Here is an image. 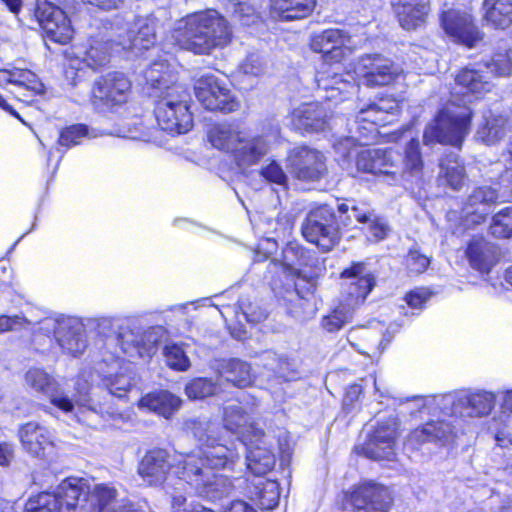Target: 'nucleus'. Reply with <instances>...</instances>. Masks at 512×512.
<instances>
[{
	"label": "nucleus",
	"mask_w": 512,
	"mask_h": 512,
	"mask_svg": "<svg viewBox=\"0 0 512 512\" xmlns=\"http://www.w3.org/2000/svg\"><path fill=\"white\" fill-rule=\"evenodd\" d=\"M451 412L460 418L487 416L496 403V395L486 390L460 391L451 397Z\"/></svg>",
	"instance_id": "obj_18"
},
{
	"label": "nucleus",
	"mask_w": 512,
	"mask_h": 512,
	"mask_svg": "<svg viewBox=\"0 0 512 512\" xmlns=\"http://www.w3.org/2000/svg\"><path fill=\"white\" fill-rule=\"evenodd\" d=\"M156 98L154 113L162 130L170 134H184L192 128L190 94L184 86H165Z\"/></svg>",
	"instance_id": "obj_5"
},
{
	"label": "nucleus",
	"mask_w": 512,
	"mask_h": 512,
	"mask_svg": "<svg viewBox=\"0 0 512 512\" xmlns=\"http://www.w3.org/2000/svg\"><path fill=\"white\" fill-rule=\"evenodd\" d=\"M290 123L301 133L322 131L327 125L326 109L319 103L302 104L291 113Z\"/></svg>",
	"instance_id": "obj_28"
},
{
	"label": "nucleus",
	"mask_w": 512,
	"mask_h": 512,
	"mask_svg": "<svg viewBox=\"0 0 512 512\" xmlns=\"http://www.w3.org/2000/svg\"><path fill=\"white\" fill-rule=\"evenodd\" d=\"M337 213L341 226L348 227L353 224L350 213L353 214V217L357 222L365 224L368 217L370 218V216L375 212L364 206L341 203L337 207Z\"/></svg>",
	"instance_id": "obj_51"
},
{
	"label": "nucleus",
	"mask_w": 512,
	"mask_h": 512,
	"mask_svg": "<svg viewBox=\"0 0 512 512\" xmlns=\"http://www.w3.org/2000/svg\"><path fill=\"white\" fill-rule=\"evenodd\" d=\"M265 438L266 436L259 440L253 438V442L247 440V444H244L247 448V468L253 474L252 479L263 477L275 465V456L266 446Z\"/></svg>",
	"instance_id": "obj_31"
},
{
	"label": "nucleus",
	"mask_w": 512,
	"mask_h": 512,
	"mask_svg": "<svg viewBox=\"0 0 512 512\" xmlns=\"http://www.w3.org/2000/svg\"><path fill=\"white\" fill-rule=\"evenodd\" d=\"M34 322L33 319L27 316H0V332H7L11 330H17L20 328H24L27 323Z\"/></svg>",
	"instance_id": "obj_63"
},
{
	"label": "nucleus",
	"mask_w": 512,
	"mask_h": 512,
	"mask_svg": "<svg viewBox=\"0 0 512 512\" xmlns=\"http://www.w3.org/2000/svg\"><path fill=\"white\" fill-rule=\"evenodd\" d=\"M278 130L273 135H250L244 132V139L240 141L233 158L241 168L250 167L258 163L270 150L272 138L275 139Z\"/></svg>",
	"instance_id": "obj_25"
},
{
	"label": "nucleus",
	"mask_w": 512,
	"mask_h": 512,
	"mask_svg": "<svg viewBox=\"0 0 512 512\" xmlns=\"http://www.w3.org/2000/svg\"><path fill=\"white\" fill-rule=\"evenodd\" d=\"M316 0H271V9L275 17L282 21L303 19L314 10Z\"/></svg>",
	"instance_id": "obj_39"
},
{
	"label": "nucleus",
	"mask_w": 512,
	"mask_h": 512,
	"mask_svg": "<svg viewBox=\"0 0 512 512\" xmlns=\"http://www.w3.org/2000/svg\"><path fill=\"white\" fill-rule=\"evenodd\" d=\"M30 318L33 319L34 322L27 323V325H38V330L40 332L47 336L53 335L56 342H58V332L61 330L62 322L66 317H45L43 319Z\"/></svg>",
	"instance_id": "obj_60"
},
{
	"label": "nucleus",
	"mask_w": 512,
	"mask_h": 512,
	"mask_svg": "<svg viewBox=\"0 0 512 512\" xmlns=\"http://www.w3.org/2000/svg\"><path fill=\"white\" fill-rule=\"evenodd\" d=\"M18 438L22 448L33 457L49 460L55 456L53 433L37 422L21 425L18 429Z\"/></svg>",
	"instance_id": "obj_19"
},
{
	"label": "nucleus",
	"mask_w": 512,
	"mask_h": 512,
	"mask_svg": "<svg viewBox=\"0 0 512 512\" xmlns=\"http://www.w3.org/2000/svg\"><path fill=\"white\" fill-rule=\"evenodd\" d=\"M182 400L166 390L149 393L139 400V408L170 418L181 406Z\"/></svg>",
	"instance_id": "obj_38"
},
{
	"label": "nucleus",
	"mask_w": 512,
	"mask_h": 512,
	"mask_svg": "<svg viewBox=\"0 0 512 512\" xmlns=\"http://www.w3.org/2000/svg\"><path fill=\"white\" fill-rule=\"evenodd\" d=\"M379 332V329L376 327L357 326L348 331L347 340L359 353L368 354L364 347L376 346L380 340Z\"/></svg>",
	"instance_id": "obj_46"
},
{
	"label": "nucleus",
	"mask_w": 512,
	"mask_h": 512,
	"mask_svg": "<svg viewBox=\"0 0 512 512\" xmlns=\"http://www.w3.org/2000/svg\"><path fill=\"white\" fill-rule=\"evenodd\" d=\"M398 21L405 30H414L424 23L430 11V0H394Z\"/></svg>",
	"instance_id": "obj_33"
},
{
	"label": "nucleus",
	"mask_w": 512,
	"mask_h": 512,
	"mask_svg": "<svg viewBox=\"0 0 512 512\" xmlns=\"http://www.w3.org/2000/svg\"><path fill=\"white\" fill-rule=\"evenodd\" d=\"M465 254L470 266L481 273H488L496 263L494 245L482 237L473 238L468 243Z\"/></svg>",
	"instance_id": "obj_37"
},
{
	"label": "nucleus",
	"mask_w": 512,
	"mask_h": 512,
	"mask_svg": "<svg viewBox=\"0 0 512 512\" xmlns=\"http://www.w3.org/2000/svg\"><path fill=\"white\" fill-rule=\"evenodd\" d=\"M117 44L113 27L110 33L101 37H92L87 47H75L66 52L68 65L65 70L67 79H71L75 85L82 78L80 74L84 68L97 70L109 63L112 45Z\"/></svg>",
	"instance_id": "obj_6"
},
{
	"label": "nucleus",
	"mask_w": 512,
	"mask_h": 512,
	"mask_svg": "<svg viewBox=\"0 0 512 512\" xmlns=\"http://www.w3.org/2000/svg\"><path fill=\"white\" fill-rule=\"evenodd\" d=\"M511 70L512 64L507 53L496 54L490 61L479 64L477 68L466 67L455 76L454 95L469 97L470 94L485 93L491 89L490 76H508Z\"/></svg>",
	"instance_id": "obj_7"
},
{
	"label": "nucleus",
	"mask_w": 512,
	"mask_h": 512,
	"mask_svg": "<svg viewBox=\"0 0 512 512\" xmlns=\"http://www.w3.org/2000/svg\"><path fill=\"white\" fill-rule=\"evenodd\" d=\"M439 176L452 189H461L465 181V168L457 154L450 153L441 159Z\"/></svg>",
	"instance_id": "obj_44"
},
{
	"label": "nucleus",
	"mask_w": 512,
	"mask_h": 512,
	"mask_svg": "<svg viewBox=\"0 0 512 512\" xmlns=\"http://www.w3.org/2000/svg\"><path fill=\"white\" fill-rule=\"evenodd\" d=\"M491 181H495L505 192L512 194V139L508 144L507 153L502 154V158L497 161L492 169Z\"/></svg>",
	"instance_id": "obj_45"
},
{
	"label": "nucleus",
	"mask_w": 512,
	"mask_h": 512,
	"mask_svg": "<svg viewBox=\"0 0 512 512\" xmlns=\"http://www.w3.org/2000/svg\"><path fill=\"white\" fill-rule=\"evenodd\" d=\"M362 394V387L359 384L350 385L344 395L343 398V406L347 411H350L354 408L355 403L359 400Z\"/></svg>",
	"instance_id": "obj_64"
},
{
	"label": "nucleus",
	"mask_w": 512,
	"mask_h": 512,
	"mask_svg": "<svg viewBox=\"0 0 512 512\" xmlns=\"http://www.w3.org/2000/svg\"><path fill=\"white\" fill-rule=\"evenodd\" d=\"M356 71L368 87H381L392 84L401 74L402 70L390 59L380 54H367L362 56Z\"/></svg>",
	"instance_id": "obj_15"
},
{
	"label": "nucleus",
	"mask_w": 512,
	"mask_h": 512,
	"mask_svg": "<svg viewBox=\"0 0 512 512\" xmlns=\"http://www.w3.org/2000/svg\"><path fill=\"white\" fill-rule=\"evenodd\" d=\"M102 384L111 395L122 398L132 387V378L124 373L109 374L102 378Z\"/></svg>",
	"instance_id": "obj_56"
},
{
	"label": "nucleus",
	"mask_w": 512,
	"mask_h": 512,
	"mask_svg": "<svg viewBox=\"0 0 512 512\" xmlns=\"http://www.w3.org/2000/svg\"><path fill=\"white\" fill-rule=\"evenodd\" d=\"M429 264V258L421 254L417 250H410V252L407 255L406 265L411 273H423L428 268Z\"/></svg>",
	"instance_id": "obj_62"
},
{
	"label": "nucleus",
	"mask_w": 512,
	"mask_h": 512,
	"mask_svg": "<svg viewBox=\"0 0 512 512\" xmlns=\"http://www.w3.org/2000/svg\"><path fill=\"white\" fill-rule=\"evenodd\" d=\"M57 344L63 353L78 357L87 348L86 330L83 323L73 317L65 318L58 332Z\"/></svg>",
	"instance_id": "obj_29"
},
{
	"label": "nucleus",
	"mask_w": 512,
	"mask_h": 512,
	"mask_svg": "<svg viewBox=\"0 0 512 512\" xmlns=\"http://www.w3.org/2000/svg\"><path fill=\"white\" fill-rule=\"evenodd\" d=\"M452 427L444 421H431L414 429L408 436L406 445L411 449H418L425 443L445 444L451 439Z\"/></svg>",
	"instance_id": "obj_32"
},
{
	"label": "nucleus",
	"mask_w": 512,
	"mask_h": 512,
	"mask_svg": "<svg viewBox=\"0 0 512 512\" xmlns=\"http://www.w3.org/2000/svg\"><path fill=\"white\" fill-rule=\"evenodd\" d=\"M94 130H90L84 124H74L61 130L58 144L60 146L71 148L82 143L85 138H94Z\"/></svg>",
	"instance_id": "obj_50"
},
{
	"label": "nucleus",
	"mask_w": 512,
	"mask_h": 512,
	"mask_svg": "<svg viewBox=\"0 0 512 512\" xmlns=\"http://www.w3.org/2000/svg\"><path fill=\"white\" fill-rule=\"evenodd\" d=\"M341 277L347 281L348 294L354 304L363 302L375 285L373 274L362 262L343 270Z\"/></svg>",
	"instance_id": "obj_27"
},
{
	"label": "nucleus",
	"mask_w": 512,
	"mask_h": 512,
	"mask_svg": "<svg viewBox=\"0 0 512 512\" xmlns=\"http://www.w3.org/2000/svg\"><path fill=\"white\" fill-rule=\"evenodd\" d=\"M315 80L319 96L326 101L344 100L357 88L354 76L349 72L318 71Z\"/></svg>",
	"instance_id": "obj_22"
},
{
	"label": "nucleus",
	"mask_w": 512,
	"mask_h": 512,
	"mask_svg": "<svg viewBox=\"0 0 512 512\" xmlns=\"http://www.w3.org/2000/svg\"><path fill=\"white\" fill-rule=\"evenodd\" d=\"M498 198L499 194L496 189L490 186L477 187L469 195L465 203V210L467 213H476L478 211L480 212L479 206L486 207L495 203ZM481 212H485V208H483Z\"/></svg>",
	"instance_id": "obj_49"
},
{
	"label": "nucleus",
	"mask_w": 512,
	"mask_h": 512,
	"mask_svg": "<svg viewBox=\"0 0 512 512\" xmlns=\"http://www.w3.org/2000/svg\"><path fill=\"white\" fill-rule=\"evenodd\" d=\"M353 314L354 310L351 304L341 303L322 317L321 326L329 333L336 332L352 320Z\"/></svg>",
	"instance_id": "obj_48"
},
{
	"label": "nucleus",
	"mask_w": 512,
	"mask_h": 512,
	"mask_svg": "<svg viewBox=\"0 0 512 512\" xmlns=\"http://www.w3.org/2000/svg\"><path fill=\"white\" fill-rule=\"evenodd\" d=\"M398 426V419L395 416H389L385 421H378L374 431L368 435L360 447L362 453L373 460L393 459L399 437Z\"/></svg>",
	"instance_id": "obj_12"
},
{
	"label": "nucleus",
	"mask_w": 512,
	"mask_h": 512,
	"mask_svg": "<svg viewBox=\"0 0 512 512\" xmlns=\"http://www.w3.org/2000/svg\"><path fill=\"white\" fill-rule=\"evenodd\" d=\"M221 375L234 386L245 388L252 384L253 375L250 365L240 359L225 361L220 370Z\"/></svg>",
	"instance_id": "obj_43"
},
{
	"label": "nucleus",
	"mask_w": 512,
	"mask_h": 512,
	"mask_svg": "<svg viewBox=\"0 0 512 512\" xmlns=\"http://www.w3.org/2000/svg\"><path fill=\"white\" fill-rule=\"evenodd\" d=\"M423 160L420 152L419 141L411 139L404 152L403 171L401 180L407 190L415 191L423 184Z\"/></svg>",
	"instance_id": "obj_30"
},
{
	"label": "nucleus",
	"mask_w": 512,
	"mask_h": 512,
	"mask_svg": "<svg viewBox=\"0 0 512 512\" xmlns=\"http://www.w3.org/2000/svg\"><path fill=\"white\" fill-rule=\"evenodd\" d=\"M58 498L49 492H42L30 498L25 505V512H59Z\"/></svg>",
	"instance_id": "obj_53"
},
{
	"label": "nucleus",
	"mask_w": 512,
	"mask_h": 512,
	"mask_svg": "<svg viewBox=\"0 0 512 512\" xmlns=\"http://www.w3.org/2000/svg\"><path fill=\"white\" fill-rule=\"evenodd\" d=\"M189 486L191 489H193L189 484L184 482L183 485L179 484V478H176L173 480V485L166 487L167 493L171 495V508L173 512H195V510L198 509L197 506H191L187 505L186 503V497L183 493H181L182 490H185L186 487Z\"/></svg>",
	"instance_id": "obj_58"
},
{
	"label": "nucleus",
	"mask_w": 512,
	"mask_h": 512,
	"mask_svg": "<svg viewBox=\"0 0 512 512\" xmlns=\"http://www.w3.org/2000/svg\"><path fill=\"white\" fill-rule=\"evenodd\" d=\"M247 495L261 509L270 510L275 508L279 502V485L274 480L259 477L247 479Z\"/></svg>",
	"instance_id": "obj_35"
},
{
	"label": "nucleus",
	"mask_w": 512,
	"mask_h": 512,
	"mask_svg": "<svg viewBox=\"0 0 512 512\" xmlns=\"http://www.w3.org/2000/svg\"><path fill=\"white\" fill-rule=\"evenodd\" d=\"M388 122V119L383 118V112H379L373 103L361 108L356 115L355 121L358 125L357 130H360V123H367L368 126H364V129L370 132L376 131V126L385 125Z\"/></svg>",
	"instance_id": "obj_57"
},
{
	"label": "nucleus",
	"mask_w": 512,
	"mask_h": 512,
	"mask_svg": "<svg viewBox=\"0 0 512 512\" xmlns=\"http://www.w3.org/2000/svg\"><path fill=\"white\" fill-rule=\"evenodd\" d=\"M119 492L111 484H90L80 505L82 512H142L126 499H118Z\"/></svg>",
	"instance_id": "obj_13"
},
{
	"label": "nucleus",
	"mask_w": 512,
	"mask_h": 512,
	"mask_svg": "<svg viewBox=\"0 0 512 512\" xmlns=\"http://www.w3.org/2000/svg\"><path fill=\"white\" fill-rule=\"evenodd\" d=\"M350 41L347 33L339 29H328L314 35L311 40V49L322 53L326 62L338 63L350 54L346 44Z\"/></svg>",
	"instance_id": "obj_23"
},
{
	"label": "nucleus",
	"mask_w": 512,
	"mask_h": 512,
	"mask_svg": "<svg viewBox=\"0 0 512 512\" xmlns=\"http://www.w3.org/2000/svg\"><path fill=\"white\" fill-rule=\"evenodd\" d=\"M194 90L196 98L207 110L229 113L239 107L231 90L213 74L198 78L195 81Z\"/></svg>",
	"instance_id": "obj_11"
},
{
	"label": "nucleus",
	"mask_w": 512,
	"mask_h": 512,
	"mask_svg": "<svg viewBox=\"0 0 512 512\" xmlns=\"http://www.w3.org/2000/svg\"><path fill=\"white\" fill-rule=\"evenodd\" d=\"M157 19L138 17L132 23L116 20L112 23L117 45L139 57L144 51L154 48L156 43Z\"/></svg>",
	"instance_id": "obj_9"
},
{
	"label": "nucleus",
	"mask_w": 512,
	"mask_h": 512,
	"mask_svg": "<svg viewBox=\"0 0 512 512\" xmlns=\"http://www.w3.org/2000/svg\"><path fill=\"white\" fill-rule=\"evenodd\" d=\"M490 232L497 238L512 236V207H506L494 215Z\"/></svg>",
	"instance_id": "obj_54"
},
{
	"label": "nucleus",
	"mask_w": 512,
	"mask_h": 512,
	"mask_svg": "<svg viewBox=\"0 0 512 512\" xmlns=\"http://www.w3.org/2000/svg\"><path fill=\"white\" fill-rule=\"evenodd\" d=\"M164 355L170 368L178 371H186L190 368V360L180 346L167 345L164 348Z\"/></svg>",
	"instance_id": "obj_59"
},
{
	"label": "nucleus",
	"mask_w": 512,
	"mask_h": 512,
	"mask_svg": "<svg viewBox=\"0 0 512 512\" xmlns=\"http://www.w3.org/2000/svg\"><path fill=\"white\" fill-rule=\"evenodd\" d=\"M89 485L86 479L69 477L63 480L52 494L58 498L60 509L65 507L67 511H72L83 503Z\"/></svg>",
	"instance_id": "obj_36"
},
{
	"label": "nucleus",
	"mask_w": 512,
	"mask_h": 512,
	"mask_svg": "<svg viewBox=\"0 0 512 512\" xmlns=\"http://www.w3.org/2000/svg\"><path fill=\"white\" fill-rule=\"evenodd\" d=\"M260 175L268 182L286 186L287 176L280 165L275 161H272L267 166L263 167L260 170Z\"/></svg>",
	"instance_id": "obj_61"
},
{
	"label": "nucleus",
	"mask_w": 512,
	"mask_h": 512,
	"mask_svg": "<svg viewBox=\"0 0 512 512\" xmlns=\"http://www.w3.org/2000/svg\"><path fill=\"white\" fill-rule=\"evenodd\" d=\"M144 78L146 83L155 90L154 96L161 94L165 86H176V77L170 70L166 60L154 61L145 71Z\"/></svg>",
	"instance_id": "obj_42"
},
{
	"label": "nucleus",
	"mask_w": 512,
	"mask_h": 512,
	"mask_svg": "<svg viewBox=\"0 0 512 512\" xmlns=\"http://www.w3.org/2000/svg\"><path fill=\"white\" fill-rule=\"evenodd\" d=\"M35 17L46 37L56 43L66 44L73 36V29L65 12L53 3L38 2Z\"/></svg>",
	"instance_id": "obj_16"
},
{
	"label": "nucleus",
	"mask_w": 512,
	"mask_h": 512,
	"mask_svg": "<svg viewBox=\"0 0 512 512\" xmlns=\"http://www.w3.org/2000/svg\"><path fill=\"white\" fill-rule=\"evenodd\" d=\"M287 167L297 179L303 181H318L327 173L323 153L308 146L290 150Z\"/></svg>",
	"instance_id": "obj_14"
},
{
	"label": "nucleus",
	"mask_w": 512,
	"mask_h": 512,
	"mask_svg": "<svg viewBox=\"0 0 512 512\" xmlns=\"http://www.w3.org/2000/svg\"><path fill=\"white\" fill-rule=\"evenodd\" d=\"M12 84L23 89L24 97H33L43 93V84L37 75L28 69H11Z\"/></svg>",
	"instance_id": "obj_47"
},
{
	"label": "nucleus",
	"mask_w": 512,
	"mask_h": 512,
	"mask_svg": "<svg viewBox=\"0 0 512 512\" xmlns=\"http://www.w3.org/2000/svg\"><path fill=\"white\" fill-rule=\"evenodd\" d=\"M25 384L36 392L47 395L51 404L66 414L72 415L78 422L97 428L101 420L114 419L118 413L105 410L90 397L80 396L73 402L59 387L58 382L45 370L32 367L24 375Z\"/></svg>",
	"instance_id": "obj_3"
},
{
	"label": "nucleus",
	"mask_w": 512,
	"mask_h": 512,
	"mask_svg": "<svg viewBox=\"0 0 512 512\" xmlns=\"http://www.w3.org/2000/svg\"><path fill=\"white\" fill-rule=\"evenodd\" d=\"M222 421L223 427L227 431L236 434L243 444H247V440L253 442V438L259 440L261 437H265L264 431L256 427L252 422L251 415L240 403L224 406Z\"/></svg>",
	"instance_id": "obj_20"
},
{
	"label": "nucleus",
	"mask_w": 512,
	"mask_h": 512,
	"mask_svg": "<svg viewBox=\"0 0 512 512\" xmlns=\"http://www.w3.org/2000/svg\"><path fill=\"white\" fill-rule=\"evenodd\" d=\"M394 156H397L391 149H365L360 151L356 157V167L358 171L371 173L374 175H383L392 183L397 180Z\"/></svg>",
	"instance_id": "obj_24"
},
{
	"label": "nucleus",
	"mask_w": 512,
	"mask_h": 512,
	"mask_svg": "<svg viewBox=\"0 0 512 512\" xmlns=\"http://www.w3.org/2000/svg\"><path fill=\"white\" fill-rule=\"evenodd\" d=\"M348 501L353 512H388L392 497L387 487L364 482L350 492Z\"/></svg>",
	"instance_id": "obj_17"
},
{
	"label": "nucleus",
	"mask_w": 512,
	"mask_h": 512,
	"mask_svg": "<svg viewBox=\"0 0 512 512\" xmlns=\"http://www.w3.org/2000/svg\"><path fill=\"white\" fill-rule=\"evenodd\" d=\"M245 131L237 123H219L209 130L208 138L213 147L233 156Z\"/></svg>",
	"instance_id": "obj_34"
},
{
	"label": "nucleus",
	"mask_w": 512,
	"mask_h": 512,
	"mask_svg": "<svg viewBox=\"0 0 512 512\" xmlns=\"http://www.w3.org/2000/svg\"><path fill=\"white\" fill-rule=\"evenodd\" d=\"M483 8L488 25L506 29L512 24V0H484Z\"/></svg>",
	"instance_id": "obj_41"
},
{
	"label": "nucleus",
	"mask_w": 512,
	"mask_h": 512,
	"mask_svg": "<svg viewBox=\"0 0 512 512\" xmlns=\"http://www.w3.org/2000/svg\"><path fill=\"white\" fill-rule=\"evenodd\" d=\"M232 37L231 25L215 9L189 14L177 21L171 31L172 40L195 55H210L216 49H223Z\"/></svg>",
	"instance_id": "obj_2"
},
{
	"label": "nucleus",
	"mask_w": 512,
	"mask_h": 512,
	"mask_svg": "<svg viewBox=\"0 0 512 512\" xmlns=\"http://www.w3.org/2000/svg\"><path fill=\"white\" fill-rule=\"evenodd\" d=\"M131 91V81L121 72H109L98 77L90 93V103L96 110H105L125 103Z\"/></svg>",
	"instance_id": "obj_10"
},
{
	"label": "nucleus",
	"mask_w": 512,
	"mask_h": 512,
	"mask_svg": "<svg viewBox=\"0 0 512 512\" xmlns=\"http://www.w3.org/2000/svg\"><path fill=\"white\" fill-rule=\"evenodd\" d=\"M219 386L212 379L195 378L185 387V393L190 399H204L217 393Z\"/></svg>",
	"instance_id": "obj_52"
},
{
	"label": "nucleus",
	"mask_w": 512,
	"mask_h": 512,
	"mask_svg": "<svg viewBox=\"0 0 512 512\" xmlns=\"http://www.w3.org/2000/svg\"><path fill=\"white\" fill-rule=\"evenodd\" d=\"M482 118L476 132L478 139L487 145L499 142L507 133V118L491 110L484 111Z\"/></svg>",
	"instance_id": "obj_40"
},
{
	"label": "nucleus",
	"mask_w": 512,
	"mask_h": 512,
	"mask_svg": "<svg viewBox=\"0 0 512 512\" xmlns=\"http://www.w3.org/2000/svg\"><path fill=\"white\" fill-rule=\"evenodd\" d=\"M161 327H150L143 332L126 331L118 336L122 351L130 358L151 357L162 338Z\"/></svg>",
	"instance_id": "obj_21"
},
{
	"label": "nucleus",
	"mask_w": 512,
	"mask_h": 512,
	"mask_svg": "<svg viewBox=\"0 0 512 512\" xmlns=\"http://www.w3.org/2000/svg\"><path fill=\"white\" fill-rule=\"evenodd\" d=\"M468 100H458L456 97L450 104L441 109L424 131L425 143L438 142L461 148L464 139L470 132L472 109L466 105Z\"/></svg>",
	"instance_id": "obj_4"
},
{
	"label": "nucleus",
	"mask_w": 512,
	"mask_h": 512,
	"mask_svg": "<svg viewBox=\"0 0 512 512\" xmlns=\"http://www.w3.org/2000/svg\"><path fill=\"white\" fill-rule=\"evenodd\" d=\"M364 225L366 236L371 242L384 240L391 231L387 220L376 213H373L370 218L368 217Z\"/></svg>",
	"instance_id": "obj_55"
},
{
	"label": "nucleus",
	"mask_w": 512,
	"mask_h": 512,
	"mask_svg": "<svg viewBox=\"0 0 512 512\" xmlns=\"http://www.w3.org/2000/svg\"><path fill=\"white\" fill-rule=\"evenodd\" d=\"M341 223L338 215L329 205H320L311 209L303 224L304 238L323 251H330L339 241Z\"/></svg>",
	"instance_id": "obj_8"
},
{
	"label": "nucleus",
	"mask_w": 512,
	"mask_h": 512,
	"mask_svg": "<svg viewBox=\"0 0 512 512\" xmlns=\"http://www.w3.org/2000/svg\"><path fill=\"white\" fill-rule=\"evenodd\" d=\"M442 26L445 32L456 42L472 47L479 39L477 28L471 16L459 10H448L442 14Z\"/></svg>",
	"instance_id": "obj_26"
},
{
	"label": "nucleus",
	"mask_w": 512,
	"mask_h": 512,
	"mask_svg": "<svg viewBox=\"0 0 512 512\" xmlns=\"http://www.w3.org/2000/svg\"><path fill=\"white\" fill-rule=\"evenodd\" d=\"M189 428L203 448L181 456L176 461H172L170 454L164 449L149 450L138 465L139 475L151 486L166 482L167 488L173 485L174 479L179 478V484L186 482L198 496L210 501L231 495L240 483L235 484L229 477L218 474L217 471L233 467L238 453L219 442L215 435V423L199 418L190 421Z\"/></svg>",
	"instance_id": "obj_1"
}]
</instances>
